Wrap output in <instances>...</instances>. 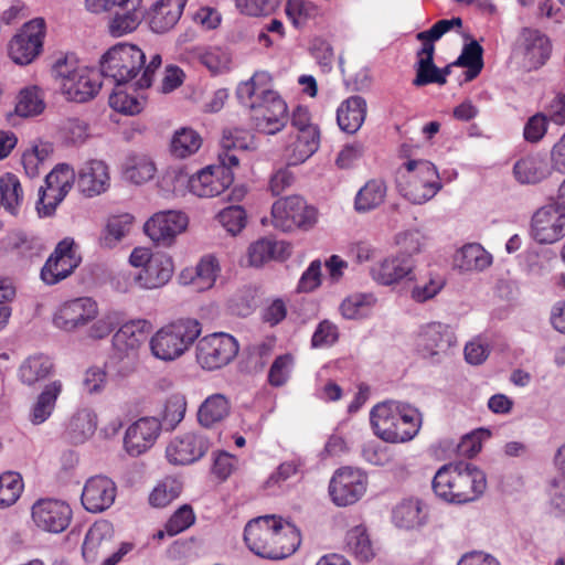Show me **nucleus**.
I'll use <instances>...</instances> for the list:
<instances>
[{
  "mask_svg": "<svg viewBox=\"0 0 565 565\" xmlns=\"http://www.w3.org/2000/svg\"><path fill=\"white\" fill-rule=\"evenodd\" d=\"M487 488L486 475L471 463L445 465L433 479V490L446 502L463 504L477 500Z\"/></svg>",
  "mask_w": 565,
  "mask_h": 565,
  "instance_id": "obj_1",
  "label": "nucleus"
},
{
  "mask_svg": "<svg viewBox=\"0 0 565 565\" xmlns=\"http://www.w3.org/2000/svg\"><path fill=\"white\" fill-rule=\"evenodd\" d=\"M397 189L413 204H423L441 189L436 167L427 160H408L397 172Z\"/></svg>",
  "mask_w": 565,
  "mask_h": 565,
  "instance_id": "obj_2",
  "label": "nucleus"
},
{
  "mask_svg": "<svg viewBox=\"0 0 565 565\" xmlns=\"http://www.w3.org/2000/svg\"><path fill=\"white\" fill-rule=\"evenodd\" d=\"M201 334V324L195 319H180L156 332L151 338L152 354L163 361L181 356Z\"/></svg>",
  "mask_w": 565,
  "mask_h": 565,
  "instance_id": "obj_3",
  "label": "nucleus"
},
{
  "mask_svg": "<svg viewBox=\"0 0 565 565\" xmlns=\"http://www.w3.org/2000/svg\"><path fill=\"white\" fill-rule=\"evenodd\" d=\"M145 62V53L137 45L118 43L103 54L100 73L120 86L135 79Z\"/></svg>",
  "mask_w": 565,
  "mask_h": 565,
  "instance_id": "obj_4",
  "label": "nucleus"
},
{
  "mask_svg": "<svg viewBox=\"0 0 565 565\" xmlns=\"http://www.w3.org/2000/svg\"><path fill=\"white\" fill-rule=\"evenodd\" d=\"M456 345V337L451 328L441 322L423 326L416 339L418 354L433 363L441 362Z\"/></svg>",
  "mask_w": 565,
  "mask_h": 565,
  "instance_id": "obj_5",
  "label": "nucleus"
},
{
  "mask_svg": "<svg viewBox=\"0 0 565 565\" xmlns=\"http://www.w3.org/2000/svg\"><path fill=\"white\" fill-rule=\"evenodd\" d=\"M238 353V343L227 333L209 334L196 344V361L205 370L227 365Z\"/></svg>",
  "mask_w": 565,
  "mask_h": 565,
  "instance_id": "obj_6",
  "label": "nucleus"
},
{
  "mask_svg": "<svg viewBox=\"0 0 565 565\" xmlns=\"http://www.w3.org/2000/svg\"><path fill=\"white\" fill-rule=\"evenodd\" d=\"M273 223L275 227L284 232L294 227H311L317 221V211L307 205L299 195L286 196L277 200L271 207Z\"/></svg>",
  "mask_w": 565,
  "mask_h": 565,
  "instance_id": "obj_7",
  "label": "nucleus"
},
{
  "mask_svg": "<svg viewBox=\"0 0 565 565\" xmlns=\"http://www.w3.org/2000/svg\"><path fill=\"white\" fill-rule=\"evenodd\" d=\"M253 111V119L259 131L275 135L288 122V108L278 93H268L244 104Z\"/></svg>",
  "mask_w": 565,
  "mask_h": 565,
  "instance_id": "obj_8",
  "label": "nucleus"
},
{
  "mask_svg": "<svg viewBox=\"0 0 565 565\" xmlns=\"http://www.w3.org/2000/svg\"><path fill=\"white\" fill-rule=\"evenodd\" d=\"M45 35V22L42 18L26 22L9 43V56L19 65L32 63L41 53Z\"/></svg>",
  "mask_w": 565,
  "mask_h": 565,
  "instance_id": "obj_9",
  "label": "nucleus"
},
{
  "mask_svg": "<svg viewBox=\"0 0 565 565\" xmlns=\"http://www.w3.org/2000/svg\"><path fill=\"white\" fill-rule=\"evenodd\" d=\"M367 477L360 469L343 467L338 469L330 480L329 493L339 507L359 501L366 491Z\"/></svg>",
  "mask_w": 565,
  "mask_h": 565,
  "instance_id": "obj_10",
  "label": "nucleus"
},
{
  "mask_svg": "<svg viewBox=\"0 0 565 565\" xmlns=\"http://www.w3.org/2000/svg\"><path fill=\"white\" fill-rule=\"evenodd\" d=\"M74 179L75 173L68 164L56 166L45 178L46 190L41 188L39 191V213L46 216L51 215L71 190Z\"/></svg>",
  "mask_w": 565,
  "mask_h": 565,
  "instance_id": "obj_11",
  "label": "nucleus"
},
{
  "mask_svg": "<svg viewBox=\"0 0 565 565\" xmlns=\"http://www.w3.org/2000/svg\"><path fill=\"white\" fill-rule=\"evenodd\" d=\"M552 45L548 38L541 31L523 28L516 45V54L521 57L522 67L526 71L537 70L550 58Z\"/></svg>",
  "mask_w": 565,
  "mask_h": 565,
  "instance_id": "obj_12",
  "label": "nucleus"
},
{
  "mask_svg": "<svg viewBox=\"0 0 565 565\" xmlns=\"http://www.w3.org/2000/svg\"><path fill=\"white\" fill-rule=\"evenodd\" d=\"M531 234L540 244H553L565 236V211L556 204L540 207L532 216Z\"/></svg>",
  "mask_w": 565,
  "mask_h": 565,
  "instance_id": "obj_13",
  "label": "nucleus"
},
{
  "mask_svg": "<svg viewBox=\"0 0 565 565\" xmlns=\"http://www.w3.org/2000/svg\"><path fill=\"white\" fill-rule=\"evenodd\" d=\"M186 225L188 217L184 213L164 211L154 214L146 222L145 232L157 245L169 247L174 243L175 237L186 228Z\"/></svg>",
  "mask_w": 565,
  "mask_h": 565,
  "instance_id": "obj_14",
  "label": "nucleus"
},
{
  "mask_svg": "<svg viewBox=\"0 0 565 565\" xmlns=\"http://www.w3.org/2000/svg\"><path fill=\"white\" fill-rule=\"evenodd\" d=\"M145 320L130 321L122 324L113 337L114 356L118 360H127V369H134L140 345L146 341Z\"/></svg>",
  "mask_w": 565,
  "mask_h": 565,
  "instance_id": "obj_15",
  "label": "nucleus"
},
{
  "mask_svg": "<svg viewBox=\"0 0 565 565\" xmlns=\"http://www.w3.org/2000/svg\"><path fill=\"white\" fill-rule=\"evenodd\" d=\"M72 509L64 501L40 499L32 507V520L42 531L61 533L70 524Z\"/></svg>",
  "mask_w": 565,
  "mask_h": 565,
  "instance_id": "obj_16",
  "label": "nucleus"
},
{
  "mask_svg": "<svg viewBox=\"0 0 565 565\" xmlns=\"http://www.w3.org/2000/svg\"><path fill=\"white\" fill-rule=\"evenodd\" d=\"M281 527V519L274 515L258 516L250 520L244 530V541L256 555L268 558L269 553L277 552L270 548L276 535V529Z\"/></svg>",
  "mask_w": 565,
  "mask_h": 565,
  "instance_id": "obj_17",
  "label": "nucleus"
},
{
  "mask_svg": "<svg viewBox=\"0 0 565 565\" xmlns=\"http://www.w3.org/2000/svg\"><path fill=\"white\" fill-rule=\"evenodd\" d=\"M98 315L96 301L81 297L62 305L55 312L53 322L56 328L71 332L86 326Z\"/></svg>",
  "mask_w": 565,
  "mask_h": 565,
  "instance_id": "obj_18",
  "label": "nucleus"
},
{
  "mask_svg": "<svg viewBox=\"0 0 565 565\" xmlns=\"http://www.w3.org/2000/svg\"><path fill=\"white\" fill-rule=\"evenodd\" d=\"M233 172L226 167L209 166L189 179L191 193L199 198H213L222 194L233 183Z\"/></svg>",
  "mask_w": 565,
  "mask_h": 565,
  "instance_id": "obj_19",
  "label": "nucleus"
},
{
  "mask_svg": "<svg viewBox=\"0 0 565 565\" xmlns=\"http://www.w3.org/2000/svg\"><path fill=\"white\" fill-rule=\"evenodd\" d=\"M161 430V423L156 417H142L131 424L125 434L124 447L126 451L138 457L150 449Z\"/></svg>",
  "mask_w": 565,
  "mask_h": 565,
  "instance_id": "obj_20",
  "label": "nucleus"
},
{
  "mask_svg": "<svg viewBox=\"0 0 565 565\" xmlns=\"http://www.w3.org/2000/svg\"><path fill=\"white\" fill-rule=\"evenodd\" d=\"M209 446V440L203 435L186 433L168 445L166 456L173 465H190L201 459Z\"/></svg>",
  "mask_w": 565,
  "mask_h": 565,
  "instance_id": "obj_21",
  "label": "nucleus"
},
{
  "mask_svg": "<svg viewBox=\"0 0 565 565\" xmlns=\"http://www.w3.org/2000/svg\"><path fill=\"white\" fill-rule=\"evenodd\" d=\"M116 484L104 476L89 478L82 492V504L93 513H100L109 509L116 498Z\"/></svg>",
  "mask_w": 565,
  "mask_h": 565,
  "instance_id": "obj_22",
  "label": "nucleus"
},
{
  "mask_svg": "<svg viewBox=\"0 0 565 565\" xmlns=\"http://www.w3.org/2000/svg\"><path fill=\"white\" fill-rule=\"evenodd\" d=\"M174 271L172 257L164 253H153L152 259L134 276V280L141 288L156 289L164 286Z\"/></svg>",
  "mask_w": 565,
  "mask_h": 565,
  "instance_id": "obj_23",
  "label": "nucleus"
},
{
  "mask_svg": "<svg viewBox=\"0 0 565 565\" xmlns=\"http://www.w3.org/2000/svg\"><path fill=\"white\" fill-rule=\"evenodd\" d=\"M109 185L108 167L104 161L89 160L83 164L77 175L79 191L88 198L98 195Z\"/></svg>",
  "mask_w": 565,
  "mask_h": 565,
  "instance_id": "obj_24",
  "label": "nucleus"
},
{
  "mask_svg": "<svg viewBox=\"0 0 565 565\" xmlns=\"http://www.w3.org/2000/svg\"><path fill=\"white\" fill-rule=\"evenodd\" d=\"M414 268L413 258L399 254L385 258L372 267L371 275L377 282L388 286L404 278L412 279Z\"/></svg>",
  "mask_w": 565,
  "mask_h": 565,
  "instance_id": "obj_25",
  "label": "nucleus"
},
{
  "mask_svg": "<svg viewBox=\"0 0 565 565\" xmlns=\"http://www.w3.org/2000/svg\"><path fill=\"white\" fill-rule=\"evenodd\" d=\"M186 0H160L148 12V23L156 33H166L180 20Z\"/></svg>",
  "mask_w": 565,
  "mask_h": 565,
  "instance_id": "obj_26",
  "label": "nucleus"
},
{
  "mask_svg": "<svg viewBox=\"0 0 565 565\" xmlns=\"http://www.w3.org/2000/svg\"><path fill=\"white\" fill-rule=\"evenodd\" d=\"M113 526L107 521L94 523L85 535L82 546L83 557L87 562H95L99 556L106 555L111 547Z\"/></svg>",
  "mask_w": 565,
  "mask_h": 565,
  "instance_id": "obj_27",
  "label": "nucleus"
},
{
  "mask_svg": "<svg viewBox=\"0 0 565 565\" xmlns=\"http://www.w3.org/2000/svg\"><path fill=\"white\" fill-rule=\"evenodd\" d=\"M220 271L215 257L205 256L194 268H185L180 274V282L192 285L196 291H204L212 288Z\"/></svg>",
  "mask_w": 565,
  "mask_h": 565,
  "instance_id": "obj_28",
  "label": "nucleus"
},
{
  "mask_svg": "<svg viewBox=\"0 0 565 565\" xmlns=\"http://www.w3.org/2000/svg\"><path fill=\"white\" fill-rule=\"evenodd\" d=\"M398 403L384 402L377 404L371 411V425L377 437L384 441L391 443L392 437H396L395 420H398Z\"/></svg>",
  "mask_w": 565,
  "mask_h": 565,
  "instance_id": "obj_29",
  "label": "nucleus"
},
{
  "mask_svg": "<svg viewBox=\"0 0 565 565\" xmlns=\"http://www.w3.org/2000/svg\"><path fill=\"white\" fill-rule=\"evenodd\" d=\"M366 116V102L361 96H351L337 110V121L341 130L348 134L356 132Z\"/></svg>",
  "mask_w": 565,
  "mask_h": 565,
  "instance_id": "obj_30",
  "label": "nucleus"
},
{
  "mask_svg": "<svg viewBox=\"0 0 565 565\" xmlns=\"http://www.w3.org/2000/svg\"><path fill=\"white\" fill-rule=\"evenodd\" d=\"M100 89V83L83 70L78 74L61 85V90L65 97L75 103H85L92 99Z\"/></svg>",
  "mask_w": 565,
  "mask_h": 565,
  "instance_id": "obj_31",
  "label": "nucleus"
},
{
  "mask_svg": "<svg viewBox=\"0 0 565 565\" xmlns=\"http://www.w3.org/2000/svg\"><path fill=\"white\" fill-rule=\"evenodd\" d=\"M392 518L396 526L413 530L426 523L427 513L418 499H406L395 507Z\"/></svg>",
  "mask_w": 565,
  "mask_h": 565,
  "instance_id": "obj_32",
  "label": "nucleus"
},
{
  "mask_svg": "<svg viewBox=\"0 0 565 565\" xmlns=\"http://www.w3.org/2000/svg\"><path fill=\"white\" fill-rule=\"evenodd\" d=\"M319 147V130L309 129L297 135L296 140L287 146L285 158L288 166H297L310 158Z\"/></svg>",
  "mask_w": 565,
  "mask_h": 565,
  "instance_id": "obj_33",
  "label": "nucleus"
},
{
  "mask_svg": "<svg viewBox=\"0 0 565 565\" xmlns=\"http://www.w3.org/2000/svg\"><path fill=\"white\" fill-rule=\"evenodd\" d=\"M231 412L228 398L223 394H213L204 399L198 411L199 423L206 428L224 420Z\"/></svg>",
  "mask_w": 565,
  "mask_h": 565,
  "instance_id": "obj_34",
  "label": "nucleus"
},
{
  "mask_svg": "<svg viewBox=\"0 0 565 565\" xmlns=\"http://www.w3.org/2000/svg\"><path fill=\"white\" fill-rule=\"evenodd\" d=\"M81 262V256L66 258L52 254L41 270V278L46 285H55L68 277Z\"/></svg>",
  "mask_w": 565,
  "mask_h": 565,
  "instance_id": "obj_35",
  "label": "nucleus"
},
{
  "mask_svg": "<svg viewBox=\"0 0 565 565\" xmlns=\"http://www.w3.org/2000/svg\"><path fill=\"white\" fill-rule=\"evenodd\" d=\"M96 427L95 413L92 409L83 408L71 417L66 434L73 444H83L94 435Z\"/></svg>",
  "mask_w": 565,
  "mask_h": 565,
  "instance_id": "obj_36",
  "label": "nucleus"
},
{
  "mask_svg": "<svg viewBox=\"0 0 565 565\" xmlns=\"http://www.w3.org/2000/svg\"><path fill=\"white\" fill-rule=\"evenodd\" d=\"M492 264V256L480 244L465 245L456 256V265L463 271H482Z\"/></svg>",
  "mask_w": 565,
  "mask_h": 565,
  "instance_id": "obj_37",
  "label": "nucleus"
},
{
  "mask_svg": "<svg viewBox=\"0 0 565 565\" xmlns=\"http://www.w3.org/2000/svg\"><path fill=\"white\" fill-rule=\"evenodd\" d=\"M62 387L61 381H54L45 385L30 414V419L34 425L44 423L51 416Z\"/></svg>",
  "mask_w": 565,
  "mask_h": 565,
  "instance_id": "obj_38",
  "label": "nucleus"
},
{
  "mask_svg": "<svg viewBox=\"0 0 565 565\" xmlns=\"http://www.w3.org/2000/svg\"><path fill=\"white\" fill-rule=\"evenodd\" d=\"M300 545V533L295 525L287 523L276 529V535L270 548L277 552L269 553V559H281L294 554Z\"/></svg>",
  "mask_w": 565,
  "mask_h": 565,
  "instance_id": "obj_39",
  "label": "nucleus"
},
{
  "mask_svg": "<svg viewBox=\"0 0 565 565\" xmlns=\"http://www.w3.org/2000/svg\"><path fill=\"white\" fill-rule=\"evenodd\" d=\"M513 173L521 183H537L547 177L548 168L544 159L529 156L515 162Z\"/></svg>",
  "mask_w": 565,
  "mask_h": 565,
  "instance_id": "obj_40",
  "label": "nucleus"
},
{
  "mask_svg": "<svg viewBox=\"0 0 565 565\" xmlns=\"http://www.w3.org/2000/svg\"><path fill=\"white\" fill-rule=\"evenodd\" d=\"M398 417L394 425L397 436L392 437L391 443H405L413 439L420 427V414L416 408L401 404Z\"/></svg>",
  "mask_w": 565,
  "mask_h": 565,
  "instance_id": "obj_41",
  "label": "nucleus"
},
{
  "mask_svg": "<svg viewBox=\"0 0 565 565\" xmlns=\"http://www.w3.org/2000/svg\"><path fill=\"white\" fill-rule=\"evenodd\" d=\"M386 196V185L382 180H370L355 196L354 207L358 212H369L379 207Z\"/></svg>",
  "mask_w": 565,
  "mask_h": 565,
  "instance_id": "obj_42",
  "label": "nucleus"
},
{
  "mask_svg": "<svg viewBox=\"0 0 565 565\" xmlns=\"http://www.w3.org/2000/svg\"><path fill=\"white\" fill-rule=\"evenodd\" d=\"M143 12L141 7L115 10L114 15L108 22V31L115 36L119 38L127 33L135 31L141 22Z\"/></svg>",
  "mask_w": 565,
  "mask_h": 565,
  "instance_id": "obj_43",
  "label": "nucleus"
},
{
  "mask_svg": "<svg viewBox=\"0 0 565 565\" xmlns=\"http://www.w3.org/2000/svg\"><path fill=\"white\" fill-rule=\"evenodd\" d=\"M271 76L269 73L256 72L252 78L238 85L236 95L242 104H248L257 97H264L268 93H276L270 88Z\"/></svg>",
  "mask_w": 565,
  "mask_h": 565,
  "instance_id": "obj_44",
  "label": "nucleus"
},
{
  "mask_svg": "<svg viewBox=\"0 0 565 565\" xmlns=\"http://www.w3.org/2000/svg\"><path fill=\"white\" fill-rule=\"evenodd\" d=\"M132 223L134 216L128 213L109 217L99 238L100 245L106 248L116 246L129 234Z\"/></svg>",
  "mask_w": 565,
  "mask_h": 565,
  "instance_id": "obj_45",
  "label": "nucleus"
},
{
  "mask_svg": "<svg viewBox=\"0 0 565 565\" xmlns=\"http://www.w3.org/2000/svg\"><path fill=\"white\" fill-rule=\"evenodd\" d=\"M53 371V363L43 354L30 356L20 367L21 381L26 385H33L46 379Z\"/></svg>",
  "mask_w": 565,
  "mask_h": 565,
  "instance_id": "obj_46",
  "label": "nucleus"
},
{
  "mask_svg": "<svg viewBox=\"0 0 565 565\" xmlns=\"http://www.w3.org/2000/svg\"><path fill=\"white\" fill-rule=\"evenodd\" d=\"M125 175L136 184L151 180L156 172L154 163L146 156H129L125 162Z\"/></svg>",
  "mask_w": 565,
  "mask_h": 565,
  "instance_id": "obj_47",
  "label": "nucleus"
},
{
  "mask_svg": "<svg viewBox=\"0 0 565 565\" xmlns=\"http://www.w3.org/2000/svg\"><path fill=\"white\" fill-rule=\"evenodd\" d=\"M22 201V188L18 178L7 173L0 179V205L11 214H17Z\"/></svg>",
  "mask_w": 565,
  "mask_h": 565,
  "instance_id": "obj_48",
  "label": "nucleus"
},
{
  "mask_svg": "<svg viewBox=\"0 0 565 565\" xmlns=\"http://www.w3.org/2000/svg\"><path fill=\"white\" fill-rule=\"evenodd\" d=\"M202 143V139L194 130L182 128L173 135L171 152L178 158H186L195 153Z\"/></svg>",
  "mask_w": 565,
  "mask_h": 565,
  "instance_id": "obj_49",
  "label": "nucleus"
},
{
  "mask_svg": "<svg viewBox=\"0 0 565 565\" xmlns=\"http://www.w3.org/2000/svg\"><path fill=\"white\" fill-rule=\"evenodd\" d=\"M347 545L356 558L361 562H369L374 557V551L365 530L356 526L350 530L347 534Z\"/></svg>",
  "mask_w": 565,
  "mask_h": 565,
  "instance_id": "obj_50",
  "label": "nucleus"
},
{
  "mask_svg": "<svg viewBox=\"0 0 565 565\" xmlns=\"http://www.w3.org/2000/svg\"><path fill=\"white\" fill-rule=\"evenodd\" d=\"M45 108L43 98L36 87L24 88L20 92L15 113L21 117L40 115Z\"/></svg>",
  "mask_w": 565,
  "mask_h": 565,
  "instance_id": "obj_51",
  "label": "nucleus"
},
{
  "mask_svg": "<svg viewBox=\"0 0 565 565\" xmlns=\"http://www.w3.org/2000/svg\"><path fill=\"white\" fill-rule=\"evenodd\" d=\"M23 490L21 476L17 472H6L0 476V509L17 502Z\"/></svg>",
  "mask_w": 565,
  "mask_h": 565,
  "instance_id": "obj_52",
  "label": "nucleus"
},
{
  "mask_svg": "<svg viewBox=\"0 0 565 565\" xmlns=\"http://www.w3.org/2000/svg\"><path fill=\"white\" fill-rule=\"evenodd\" d=\"M186 412V399L182 394L171 395L164 405L161 428L174 429L184 418Z\"/></svg>",
  "mask_w": 565,
  "mask_h": 565,
  "instance_id": "obj_53",
  "label": "nucleus"
},
{
  "mask_svg": "<svg viewBox=\"0 0 565 565\" xmlns=\"http://www.w3.org/2000/svg\"><path fill=\"white\" fill-rule=\"evenodd\" d=\"M374 301L372 295H351L342 301L340 311L347 319H358L366 315Z\"/></svg>",
  "mask_w": 565,
  "mask_h": 565,
  "instance_id": "obj_54",
  "label": "nucleus"
},
{
  "mask_svg": "<svg viewBox=\"0 0 565 565\" xmlns=\"http://www.w3.org/2000/svg\"><path fill=\"white\" fill-rule=\"evenodd\" d=\"M277 243L268 239L260 238L249 245L247 249L248 265L260 267L265 263L276 257Z\"/></svg>",
  "mask_w": 565,
  "mask_h": 565,
  "instance_id": "obj_55",
  "label": "nucleus"
},
{
  "mask_svg": "<svg viewBox=\"0 0 565 565\" xmlns=\"http://www.w3.org/2000/svg\"><path fill=\"white\" fill-rule=\"evenodd\" d=\"M395 244L399 248L398 254L401 256H409L413 258L414 254L422 250L424 235L417 230L404 231L395 236Z\"/></svg>",
  "mask_w": 565,
  "mask_h": 565,
  "instance_id": "obj_56",
  "label": "nucleus"
},
{
  "mask_svg": "<svg viewBox=\"0 0 565 565\" xmlns=\"http://www.w3.org/2000/svg\"><path fill=\"white\" fill-rule=\"evenodd\" d=\"M217 218L222 226L231 234L239 233L246 223V213L239 205H232L222 210Z\"/></svg>",
  "mask_w": 565,
  "mask_h": 565,
  "instance_id": "obj_57",
  "label": "nucleus"
},
{
  "mask_svg": "<svg viewBox=\"0 0 565 565\" xmlns=\"http://www.w3.org/2000/svg\"><path fill=\"white\" fill-rule=\"evenodd\" d=\"M286 14L296 26L302 25L308 19L313 18L318 8L309 1L289 0L285 8Z\"/></svg>",
  "mask_w": 565,
  "mask_h": 565,
  "instance_id": "obj_58",
  "label": "nucleus"
},
{
  "mask_svg": "<svg viewBox=\"0 0 565 565\" xmlns=\"http://www.w3.org/2000/svg\"><path fill=\"white\" fill-rule=\"evenodd\" d=\"M447 79L439 76V68L434 64V60H418L416 63V77L413 84L417 87L428 84H446Z\"/></svg>",
  "mask_w": 565,
  "mask_h": 565,
  "instance_id": "obj_59",
  "label": "nucleus"
},
{
  "mask_svg": "<svg viewBox=\"0 0 565 565\" xmlns=\"http://www.w3.org/2000/svg\"><path fill=\"white\" fill-rule=\"evenodd\" d=\"M281 0H235L236 8L245 15L260 17L273 13Z\"/></svg>",
  "mask_w": 565,
  "mask_h": 565,
  "instance_id": "obj_60",
  "label": "nucleus"
},
{
  "mask_svg": "<svg viewBox=\"0 0 565 565\" xmlns=\"http://www.w3.org/2000/svg\"><path fill=\"white\" fill-rule=\"evenodd\" d=\"M200 61L212 73L217 74L228 70L232 60L226 51L211 47L200 54Z\"/></svg>",
  "mask_w": 565,
  "mask_h": 565,
  "instance_id": "obj_61",
  "label": "nucleus"
},
{
  "mask_svg": "<svg viewBox=\"0 0 565 565\" xmlns=\"http://www.w3.org/2000/svg\"><path fill=\"white\" fill-rule=\"evenodd\" d=\"M194 520L195 516L192 508L188 504L182 505L166 523L167 534L173 536L181 533L189 529L194 523Z\"/></svg>",
  "mask_w": 565,
  "mask_h": 565,
  "instance_id": "obj_62",
  "label": "nucleus"
},
{
  "mask_svg": "<svg viewBox=\"0 0 565 565\" xmlns=\"http://www.w3.org/2000/svg\"><path fill=\"white\" fill-rule=\"evenodd\" d=\"M252 135L243 128H227L223 130L221 146L224 150H246L250 142Z\"/></svg>",
  "mask_w": 565,
  "mask_h": 565,
  "instance_id": "obj_63",
  "label": "nucleus"
},
{
  "mask_svg": "<svg viewBox=\"0 0 565 565\" xmlns=\"http://www.w3.org/2000/svg\"><path fill=\"white\" fill-rule=\"evenodd\" d=\"M83 68H78L76 60L73 56L63 55L56 57L52 66V75L60 82V86L66 81L72 79L75 74H78Z\"/></svg>",
  "mask_w": 565,
  "mask_h": 565,
  "instance_id": "obj_64",
  "label": "nucleus"
}]
</instances>
